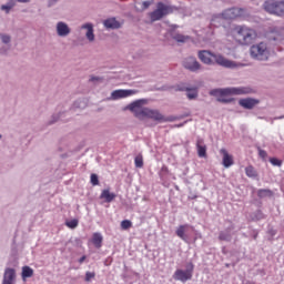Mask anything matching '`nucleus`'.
<instances>
[{"label": "nucleus", "instance_id": "nucleus-1", "mask_svg": "<svg viewBox=\"0 0 284 284\" xmlns=\"http://www.w3.org/2000/svg\"><path fill=\"white\" fill-rule=\"evenodd\" d=\"M145 103H148V100H136L128 105V110H130L139 121H145V119H151L158 123H170L174 121L173 118H165L158 109L143 106Z\"/></svg>", "mask_w": 284, "mask_h": 284}, {"label": "nucleus", "instance_id": "nucleus-2", "mask_svg": "<svg viewBox=\"0 0 284 284\" xmlns=\"http://www.w3.org/2000/svg\"><path fill=\"white\" fill-rule=\"evenodd\" d=\"M197 59H200L204 65H214V63H216L217 65H221L222 68H229L230 70L237 68L236 62L227 60L225 57L213 53L210 50H200L197 52Z\"/></svg>", "mask_w": 284, "mask_h": 284}, {"label": "nucleus", "instance_id": "nucleus-3", "mask_svg": "<svg viewBox=\"0 0 284 284\" xmlns=\"http://www.w3.org/2000/svg\"><path fill=\"white\" fill-rule=\"evenodd\" d=\"M235 39L240 45H252L258 33L256 30L247 27V26H236L234 28Z\"/></svg>", "mask_w": 284, "mask_h": 284}, {"label": "nucleus", "instance_id": "nucleus-4", "mask_svg": "<svg viewBox=\"0 0 284 284\" xmlns=\"http://www.w3.org/2000/svg\"><path fill=\"white\" fill-rule=\"evenodd\" d=\"M250 54L255 61H267L271 54L267 42H260L251 45Z\"/></svg>", "mask_w": 284, "mask_h": 284}, {"label": "nucleus", "instance_id": "nucleus-5", "mask_svg": "<svg viewBox=\"0 0 284 284\" xmlns=\"http://www.w3.org/2000/svg\"><path fill=\"white\" fill-rule=\"evenodd\" d=\"M176 10V7L168 6L163 2H159L156 10L150 13L151 21H161L163 17H168V14H172Z\"/></svg>", "mask_w": 284, "mask_h": 284}, {"label": "nucleus", "instance_id": "nucleus-6", "mask_svg": "<svg viewBox=\"0 0 284 284\" xmlns=\"http://www.w3.org/2000/svg\"><path fill=\"white\" fill-rule=\"evenodd\" d=\"M263 6L265 12H268V14H275V17H284V1L266 0Z\"/></svg>", "mask_w": 284, "mask_h": 284}, {"label": "nucleus", "instance_id": "nucleus-7", "mask_svg": "<svg viewBox=\"0 0 284 284\" xmlns=\"http://www.w3.org/2000/svg\"><path fill=\"white\" fill-rule=\"evenodd\" d=\"M194 274V264L192 262H189L185 265V270H176L173 274V278L175 281H181V283H187V281H192V276Z\"/></svg>", "mask_w": 284, "mask_h": 284}, {"label": "nucleus", "instance_id": "nucleus-8", "mask_svg": "<svg viewBox=\"0 0 284 284\" xmlns=\"http://www.w3.org/2000/svg\"><path fill=\"white\" fill-rule=\"evenodd\" d=\"M230 94L241 95V94H252V88L250 87H233L221 89V97H227Z\"/></svg>", "mask_w": 284, "mask_h": 284}, {"label": "nucleus", "instance_id": "nucleus-9", "mask_svg": "<svg viewBox=\"0 0 284 284\" xmlns=\"http://www.w3.org/2000/svg\"><path fill=\"white\" fill-rule=\"evenodd\" d=\"M222 17L226 20L239 19L241 17H245V9L236 7L226 9L222 12Z\"/></svg>", "mask_w": 284, "mask_h": 284}, {"label": "nucleus", "instance_id": "nucleus-10", "mask_svg": "<svg viewBox=\"0 0 284 284\" xmlns=\"http://www.w3.org/2000/svg\"><path fill=\"white\" fill-rule=\"evenodd\" d=\"M183 68H185V70H189L190 72H199V70H201L203 67L195 57H189L184 59Z\"/></svg>", "mask_w": 284, "mask_h": 284}, {"label": "nucleus", "instance_id": "nucleus-11", "mask_svg": "<svg viewBox=\"0 0 284 284\" xmlns=\"http://www.w3.org/2000/svg\"><path fill=\"white\" fill-rule=\"evenodd\" d=\"M132 94H136V90H132V89L114 90L111 93V99L113 101H119V99H128V97H132Z\"/></svg>", "mask_w": 284, "mask_h": 284}, {"label": "nucleus", "instance_id": "nucleus-12", "mask_svg": "<svg viewBox=\"0 0 284 284\" xmlns=\"http://www.w3.org/2000/svg\"><path fill=\"white\" fill-rule=\"evenodd\" d=\"M258 103H261V100L254 98H244L239 100V105L244 108V110H254Z\"/></svg>", "mask_w": 284, "mask_h": 284}, {"label": "nucleus", "instance_id": "nucleus-13", "mask_svg": "<svg viewBox=\"0 0 284 284\" xmlns=\"http://www.w3.org/2000/svg\"><path fill=\"white\" fill-rule=\"evenodd\" d=\"M55 32L58 37L65 38L72 32V29H70V26L63 21H59L55 24Z\"/></svg>", "mask_w": 284, "mask_h": 284}, {"label": "nucleus", "instance_id": "nucleus-14", "mask_svg": "<svg viewBox=\"0 0 284 284\" xmlns=\"http://www.w3.org/2000/svg\"><path fill=\"white\" fill-rule=\"evenodd\" d=\"M234 230V224H231L229 227H226L223 231H220L219 233V241H224L225 243L232 242V236L234 235L232 231Z\"/></svg>", "mask_w": 284, "mask_h": 284}, {"label": "nucleus", "instance_id": "nucleus-15", "mask_svg": "<svg viewBox=\"0 0 284 284\" xmlns=\"http://www.w3.org/2000/svg\"><path fill=\"white\" fill-rule=\"evenodd\" d=\"M82 30H87L85 38L89 40L90 43L94 42V24L92 22H87L80 27Z\"/></svg>", "mask_w": 284, "mask_h": 284}, {"label": "nucleus", "instance_id": "nucleus-16", "mask_svg": "<svg viewBox=\"0 0 284 284\" xmlns=\"http://www.w3.org/2000/svg\"><path fill=\"white\" fill-rule=\"evenodd\" d=\"M103 26L106 30H119L121 22H119L116 18H108L103 21Z\"/></svg>", "mask_w": 284, "mask_h": 284}, {"label": "nucleus", "instance_id": "nucleus-17", "mask_svg": "<svg viewBox=\"0 0 284 284\" xmlns=\"http://www.w3.org/2000/svg\"><path fill=\"white\" fill-rule=\"evenodd\" d=\"M220 154L223 155L222 163L224 168H232V165H234V159L232 158V155H230V153H227V150L221 149Z\"/></svg>", "mask_w": 284, "mask_h": 284}, {"label": "nucleus", "instance_id": "nucleus-18", "mask_svg": "<svg viewBox=\"0 0 284 284\" xmlns=\"http://www.w3.org/2000/svg\"><path fill=\"white\" fill-rule=\"evenodd\" d=\"M100 199L104 200L105 203H112L116 199V194L111 193L109 189H104L100 194Z\"/></svg>", "mask_w": 284, "mask_h": 284}, {"label": "nucleus", "instance_id": "nucleus-19", "mask_svg": "<svg viewBox=\"0 0 284 284\" xmlns=\"http://www.w3.org/2000/svg\"><path fill=\"white\" fill-rule=\"evenodd\" d=\"M196 148H197V156H200V159H205V156H207V146L203 144V140H197Z\"/></svg>", "mask_w": 284, "mask_h": 284}, {"label": "nucleus", "instance_id": "nucleus-20", "mask_svg": "<svg viewBox=\"0 0 284 284\" xmlns=\"http://www.w3.org/2000/svg\"><path fill=\"white\" fill-rule=\"evenodd\" d=\"M92 243L99 250L103 245V235L101 233H93Z\"/></svg>", "mask_w": 284, "mask_h": 284}, {"label": "nucleus", "instance_id": "nucleus-21", "mask_svg": "<svg viewBox=\"0 0 284 284\" xmlns=\"http://www.w3.org/2000/svg\"><path fill=\"white\" fill-rule=\"evenodd\" d=\"M186 99H189V101H194V99H199V89L196 88L186 89Z\"/></svg>", "mask_w": 284, "mask_h": 284}, {"label": "nucleus", "instance_id": "nucleus-22", "mask_svg": "<svg viewBox=\"0 0 284 284\" xmlns=\"http://www.w3.org/2000/svg\"><path fill=\"white\" fill-rule=\"evenodd\" d=\"M185 227H187V225H180L176 229L175 234L176 236H179V239L184 241V243H187V236L185 235Z\"/></svg>", "mask_w": 284, "mask_h": 284}, {"label": "nucleus", "instance_id": "nucleus-23", "mask_svg": "<svg viewBox=\"0 0 284 284\" xmlns=\"http://www.w3.org/2000/svg\"><path fill=\"white\" fill-rule=\"evenodd\" d=\"M34 276V270L30 266H23L22 267V280L26 281V278H32Z\"/></svg>", "mask_w": 284, "mask_h": 284}, {"label": "nucleus", "instance_id": "nucleus-24", "mask_svg": "<svg viewBox=\"0 0 284 284\" xmlns=\"http://www.w3.org/2000/svg\"><path fill=\"white\" fill-rule=\"evenodd\" d=\"M63 114H65V112L53 113L50 120L47 122V125H54L57 121H59L60 119H63Z\"/></svg>", "mask_w": 284, "mask_h": 284}, {"label": "nucleus", "instance_id": "nucleus-25", "mask_svg": "<svg viewBox=\"0 0 284 284\" xmlns=\"http://www.w3.org/2000/svg\"><path fill=\"white\" fill-rule=\"evenodd\" d=\"M172 39L176 41L178 43H185L186 41L190 40L187 36L181 34V33H173Z\"/></svg>", "mask_w": 284, "mask_h": 284}, {"label": "nucleus", "instance_id": "nucleus-26", "mask_svg": "<svg viewBox=\"0 0 284 284\" xmlns=\"http://www.w3.org/2000/svg\"><path fill=\"white\" fill-rule=\"evenodd\" d=\"M12 8H14V1H10V2H8L7 4H2V6L0 7V10L4 11L6 14H10V10H11Z\"/></svg>", "mask_w": 284, "mask_h": 284}, {"label": "nucleus", "instance_id": "nucleus-27", "mask_svg": "<svg viewBox=\"0 0 284 284\" xmlns=\"http://www.w3.org/2000/svg\"><path fill=\"white\" fill-rule=\"evenodd\" d=\"M245 174L250 176V179H256V170H254V166H246Z\"/></svg>", "mask_w": 284, "mask_h": 284}, {"label": "nucleus", "instance_id": "nucleus-28", "mask_svg": "<svg viewBox=\"0 0 284 284\" xmlns=\"http://www.w3.org/2000/svg\"><path fill=\"white\" fill-rule=\"evenodd\" d=\"M257 196H260V199H263L265 196H272V191L270 189H260L257 191Z\"/></svg>", "mask_w": 284, "mask_h": 284}, {"label": "nucleus", "instance_id": "nucleus-29", "mask_svg": "<svg viewBox=\"0 0 284 284\" xmlns=\"http://www.w3.org/2000/svg\"><path fill=\"white\" fill-rule=\"evenodd\" d=\"M0 39H1V42L4 43V45H10V43L12 41V37H10V34H6V33H0Z\"/></svg>", "mask_w": 284, "mask_h": 284}, {"label": "nucleus", "instance_id": "nucleus-30", "mask_svg": "<svg viewBox=\"0 0 284 284\" xmlns=\"http://www.w3.org/2000/svg\"><path fill=\"white\" fill-rule=\"evenodd\" d=\"M67 227H70V230H75V227H79V220L73 219L68 222H65Z\"/></svg>", "mask_w": 284, "mask_h": 284}, {"label": "nucleus", "instance_id": "nucleus-31", "mask_svg": "<svg viewBox=\"0 0 284 284\" xmlns=\"http://www.w3.org/2000/svg\"><path fill=\"white\" fill-rule=\"evenodd\" d=\"M135 168H143V155L139 154L134 158Z\"/></svg>", "mask_w": 284, "mask_h": 284}, {"label": "nucleus", "instance_id": "nucleus-32", "mask_svg": "<svg viewBox=\"0 0 284 284\" xmlns=\"http://www.w3.org/2000/svg\"><path fill=\"white\" fill-rule=\"evenodd\" d=\"M10 44H3L0 47V54L6 55L8 54V52H10Z\"/></svg>", "mask_w": 284, "mask_h": 284}, {"label": "nucleus", "instance_id": "nucleus-33", "mask_svg": "<svg viewBox=\"0 0 284 284\" xmlns=\"http://www.w3.org/2000/svg\"><path fill=\"white\" fill-rule=\"evenodd\" d=\"M121 227H122L123 230H130V227H132V221H130V220H123V221L121 222Z\"/></svg>", "mask_w": 284, "mask_h": 284}, {"label": "nucleus", "instance_id": "nucleus-34", "mask_svg": "<svg viewBox=\"0 0 284 284\" xmlns=\"http://www.w3.org/2000/svg\"><path fill=\"white\" fill-rule=\"evenodd\" d=\"M270 163L276 168H281V165H283V161L278 160L277 158H271Z\"/></svg>", "mask_w": 284, "mask_h": 284}, {"label": "nucleus", "instance_id": "nucleus-35", "mask_svg": "<svg viewBox=\"0 0 284 284\" xmlns=\"http://www.w3.org/2000/svg\"><path fill=\"white\" fill-rule=\"evenodd\" d=\"M94 276H97V273L88 271L85 273L84 281H87V283H90V281H92V278H94Z\"/></svg>", "mask_w": 284, "mask_h": 284}, {"label": "nucleus", "instance_id": "nucleus-36", "mask_svg": "<svg viewBox=\"0 0 284 284\" xmlns=\"http://www.w3.org/2000/svg\"><path fill=\"white\" fill-rule=\"evenodd\" d=\"M91 184L99 185V175H97L95 173L91 174Z\"/></svg>", "mask_w": 284, "mask_h": 284}, {"label": "nucleus", "instance_id": "nucleus-37", "mask_svg": "<svg viewBox=\"0 0 284 284\" xmlns=\"http://www.w3.org/2000/svg\"><path fill=\"white\" fill-rule=\"evenodd\" d=\"M211 97H221V89H213L210 91Z\"/></svg>", "mask_w": 284, "mask_h": 284}, {"label": "nucleus", "instance_id": "nucleus-38", "mask_svg": "<svg viewBox=\"0 0 284 284\" xmlns=\"http://www.w3.org/2000/svg\"><path fill=\"white\" fill-rule=\"evenodd\" d=\"M89 81H90L91 83H99V81H103V78L92 75V77L89 79Z\"/></svg>", "mask_w": 284, "mask_h": 284}, {"label": "nucleus", "instance_id": "nucleus-39", "mask_svg": "<svg viewBox=\"0 0 284 284\" xmlns=\"http://www.w3.org/2000/svg\"><path fill=\"white\" fill-rule=\"evenodd\" d=\"M187 89H189V87H185L183 84H179L175 90L178 92H187Z\"/></svg>", "mask_w": 284, "mask_h": 284}, {"label": "nucleus", "instance_id": "nucleus-40", "mask_svg": "<svg viewBox=\"0 0 284 284\" xmlns=\"http://www.w3.org/2000/svg\"><path fill=\"white\" fill-rule=\"evenodd\" d=\"M150 6H152L151 1H144L142 2V10H148V8H150Z\"/></svg>", "mask_w": 284, "mask_h": 284}, {"label": "nucleus", "instance_id": "nucleus-41", "mask_svg": "<svg viewBox=\"0 0 284 284\" xmlns=\"http://www.w3.org/2000/svg\"><path fill=\"white\" fill-rule=\"evenodd\" d=\"M219 103H232V99L219 98Z\"/></svg>", "mask_w": 284, "mask_h": 284}, {"label": "nucleus", "instance_id": "nucleus-42", "mask_svg": "<svg viewBox=\"0 0 284 284\" xmlns=\"http://www.w3.org/2000/svg\"><path fill=\"white\" fill-rule=\"evenodd\" d=\"M59 3V0H48V8H52V6H57Z\"/></svg>", "mask_w": 284, "mask_h": 284}, {"label": "nucleus", "instance_id": "nucleus-43", "mask_svg": "<svg viewBox=\"0 0 284 284\" xmlns=\"http://www.w3.org/2000/svg\"><path fill=\"white\" fill-rule=\"evenodd\" d=\"M73 108H83V102L81 100L75 101Z\"/></svg>", "mask_w": 284, "mask_h": 284}, {"label": "nucleus", "instance_id": "nucleus-44", "mask_svg": "<svg viewBox=\"0 0 284 284\" xmlns=\"http://www.w3.org/2000/svg\"><path fill=\"white\" fill-rule=\"evenodd\" d=\"M258 154L262 159H265V156H267V152L265 150H260Z\"/></svg>", "mask_w": 284, "mask_h": 284}, {"label": "nucleus", "instance_id": "nucleus-45", "mask_svg": "<svg viewBox=\"0 0 284 284\" xmlns=\"http://www.w3.org/2000/svg\"><path fill=\"white\" fill-rule=\"evenodd\" d=\"M85 258H88V256L83 255L82 257H80V258L78 260V263H80V265L83 264V262L85 261Z\"/></svg>", "mask_w": 284, "mask_h": 284}, {"label": "nucleus", "instance_id": "nucleus-46", "mask_svg": "<svg viewBox=\"0 0 284 284\" xmlns=\"http://www.w3.org/2000/svg\"><path fill=\"white\" fill-rule=\"evenodd\" d=\"M219 19H221L220 17H213L211 20V26H214L215 21H219Z\"/></svg>", "mask_w": 284, "mask_h": 284}, {"label": "nucleus", "instance_id": "nucleus-47", "mask_svg": "<svg viewBox=\"0 0 284 284\" xmlns=\"http://www.w3.org/2000/svg\"><path fill=\"white\" fill-rule=\"evenodd\" d=\"M282 119H284V115L275 116L273 118V121H281Z\"/></svg>", "mask_w": 284, "mask_h": 284}, {"label": "nucleus", "instance_id": "nucleus-48", "mask_svg": "<svg viewBox=\"0 0 284 284\" xmlns=\"http://www.w3.org/2000/svg\"><path fill=\"white\" fill-rule=\"evenodd\" d=\"M18 3H30L31 0H17Z\"/></svg>", "mask_w": 284, "mask_h": 284}, {"label": "nucleus", "instance_id": "nucleus-49", "mask_svg": "<svg viewBox=\"0 0 284 284\" xmlns=\"http://www.w3.org/2000/svg\"><path fill=\"white\" fill-rule=\"evenodd\" d=\"M253 239H254V241H256V239H258V232H255V233L253 234Z\"/></svg>", "mask_w": 284, "mask_h": 284}, {"label": "nucleus", "instance_id": "nucleus-50", "mask_svg": "<svg viewBox=\"0 0 284 284\" xmlns=\"http://www.w3.org/2000/svg\"><path fill=\"white\" fill-rule=\"evenodd\" d=\"M270 234H271L272 236H275V235H276V231L271 230V231H270Z\"/></svg>", "mask_w": 284, "mask_h": 284}, {"label": "nucleus", "instance_id": "nucleus-51", "mask_svg": "<svg viewBox=\"0 0 284 284\" xmlns=\"http://www.w3.org/2000/svg\"><path fill=\"white\" fill-rule=\"evenodd\" d=\"M175 128H183V123L176 124Z\"/></svg>", "mask_w": 284, "mask_h": 284}, {"label": "nucleus", "instance_id": "nucleus-52", "mask_svg": "<svg viewBox=\"0 0 284 284\" xmlns=\"http://www.w3.org/2000/svg\"><path fill=\"white\" fill-rule=\"evenodd\" d=\"M1 139H3V135L0 133V141H1Z\"/></svg>", "mask_w": 284, "mask_h": 284}, {"label": "nucleus", "instance_id": "nucleus-53", "mask_svg": "<svg viewBox=\"0 0 284 284\" xmlns=\"http://www.w3.org/2000/svg\"><path fill=\"white\" fill-rule=\"evenodd\" d=\"M197 236H199V239H201V234H199Z\"/></svg>", "mask_w": 284, "mask_h": 284}]
</instances>
